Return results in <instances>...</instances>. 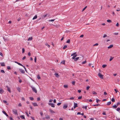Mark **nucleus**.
<instances>
[{
    "label": "nucleus",
    "mask_w": 120,
    "mask_h": 120,
    "mask_svg": "<svg viewBox=\"0 0 120 120\" xmlns=\"http://www.w3.org/2000/svg\"><path fill=\"white\" fill-rule=\"evenodd\" d=\"M117 105H118V106L119 105H120V102H118L117 103Z\"/></svg>",
    "instance_id": "obj_60"
},
{
    "label": "nucleus",
    "mask_w": 120,
    "mask_h": 120,
    "mask_svg": "<svg viewBox=\"0 0 120 120\" xmlns=\"http://www.w3.org/2000/svg\"><path fill=\"white\" fill-rule=\"evenodd\" d=\"M37 15H35L33 18V20H34L37 18Z\"/></svg>",
    "instance_id": "obj_22"
},
{
    "label": "nucleus",
    "mask_w": 120,
    "mask_h": 120,
    "mask_svg": "<svg viewBox=\"0 0 120 120\" xmlns=\"http://www.w3.org/2000/svg\"><path fill=\"white\" fill-rule=\"evenodd\" d=\"M107 22H112L111 20H109V19L107 20Z\"/></svg>",
    "instance_id": "obj_29"
},
{
    "label": "nucleus",
    "mask_w": 120,
    "mask_h": 120,
    "mask_svg": "<svg viewBox=\"0 0 120 120\" xmlns=\"http://www.w3.org/2000/svg\"><path fill=\"white\" fill-rule=\"evenodd\" d=\"M19 71L20 72L22 73H24L25 72V71L24 70L21 69H19Z\"/></svg>",
    "instance_id": "obj_6"
},
{
    "label": "nucleus",
    "mask_w": 120,
    "mask_h": 120,
    "mask_svg": "<svg viewBox=\"0 0 120 120\" xmlns=\"http://www.w3.org/2000/svg\"><path fill=\"white\" fill-rule=\"evenodd\" d=\"M17 90L19 92L20 91V88L19 87H18L17 88Z\"/></svg>",
    "instance_id": "obj_19"
},
{
    "label": "nucleus",
    "mask_w": 120,
    "mask_h": 120,
    "mask_svg": "<svg viewBox=\"0 0 120 120\" xmlns=\"http://www.w3.org/2000/svg\"><path fill=\"white\" fill-rule=\"evenodd\" d=\"M76 53V52H75V53H74L71 54V56H73L72 57V59H75V58L77 56V55L76 54H75Z\"/></svg>",
    "instance_id": "obj_1"
},
{
    "label": "nucleus",
    "mask_w": 120,
    "mask_h": 120,
    "mask_svg": "<svg viewBox=\"0 0 120 120\" xmlns=\"http://www.w3.org/2000/svg\"><path fill=\"white\" fill-rule=\"evenodd\" d=\"M55 75L56 77L57 78H58L59 77V75H58V74L56 73H55L54 74Z\"/></svg>",
    "instance_id": "obj_7"
},
{
    "label": "nucleus",
    "mask_w": 120,
    "mask_h": 120,
    "mask_svg": "<svg viewBox=\"0 0 120 120\" xmlns=\"http://www.w3.org/2000/svg\"><path fill=\"white\" fill-rule=\"evenodd\" d=\"M31 87L32 88V90H33V91L34 92H35L36 93H37V90H36V89L35 87H33L32 86H31Z\"/></svg>",
    "instance_id": "obj_2"
},
{
    "label": "nucleus",
    "mask_w": 120,
    "mask_h": 120,
    "mask_svg": "<svg viewBox=\"0 0 120 120\" xmlns=\"http://www.w3.org/2000/svg\"><path fill=\"white\" fill-rule=\"evenodd\" d=\"M36 59H37L36 57V56H35L34 58V62L35 63H36Z\"/></svg>",
    "instance_id": "obj_41"
},
{
    "label": "nucleus",
    "mask_w": 120,
    "mask_h": 120,
    "mask_svg": "<svg viewBox=\"0 0 120 120\" xmlns=\"http://www.w3.org/2000/svg\"><path fill=\"white\" fill-rule=\"evenodd\" d=\"M113 45H111L109 46L108 47V49H109L112 47H113Z\"/></svg>",
    "instance_id": "obj_13"
},
{
    "label": "nucleus",
    "mask_w": 120,
    "mask_h": 120,
    "mask_svg": "<svg viewBox=\"0 0 120 120\" xmlns=\"http://www.w3.org/2000/svg\"><path fill=\"white\" fill-rule=\"evenodd\" d=\"M70 39H68L66 43H70Z\"/></svg>",
    "instance_id": "obj_30"
},
{
    "label": "nucleus",
    "mask_w": 120,
    "mask_h": 120,
    "mask_svg": "<svg viewBox=\"0 0 120 120\" xmlns=\"http://www.w3.org/2000/svg\"><path fill=\"white\" fill-rule=\"evenodd\" d=\"M75 82V81H73L72 82V84L73 85H74Z\"/></svg>",
    "instance_id": "obj_63"
},
{
    "label": "nucleus",
    "mask_w": 120,
    "mask_h": 120,
    "mask_svg": "<svg viewBox=\"0 0 120 120\" xmlns=\"http://www.w3.org/2000/svg\"><path fill=\"white\" fill-rule=\"evenodd\" d=\"M79 57H76V58H75V59H74V60L75 61H77L79 59Z\"/></svg>",
    "instance_id": "obj_25"
},
{
    "label": "nucleus",
    "mask_w": 120,
    "mask_h": 120,
    "mask_svg": "<svg viewBox=\"0 0 120 120\" xmlns=\"http://www.w3.org/2000/svg\"><path fill=\"white\" fill-rule=\"evenodd\" d=\"M3 92V90L1 88H0V93H2Z\"/></svg>",
    "instance_id": "obj_16"
},
{
    "label": "nucleus",
    "mask_w": 120,
    "mask_h": 120,
    "mask_svg": "<svg viewBox=\"0 0 120 120\" xmlns=\"http://www.w3.org/2000/svg\"><path fill=\"white\" fill-rule=\"evenodd\" d=\"M77 104V103H74V109H75L76 107H77L78 106Z\"/></svg>",
    "instance_id": "obj_9"
},
{
    "label": "nucleus",
    "mask_w": 120,
    "mask_h": 120,
    "mask_svg": "<svg viewBox=\"0 0 120 120\" xmlns=\"http://www.w3.org/2000/svg\"><path fill=\"white\" fill-rule=\"evenodd\" d=\"M30 100H32V101L33 100H34V98L32 97H30Z\"/></svg>",
    "instance_id": "obj_42"
},
{
    "label": "nucleus",
    "mask_w": 120,
    "mask_h": 120,
    "mask_svg": "<svg viewBox=\"0 0 120 120\" xmlns=\"http://www.w3.org/2000/svg\"><path fill=\"white\" fill-rule=\"evenodd\" d=\"M26 113L28 117H29V114L27 112H26Z\"/></svg>",
    "instance_id": "obj_52"
},
{
    "label": "nucleus",
    "mask_w": 120,
    "mask_h": 120,
    "mask_svg": "<svg viewBox=\"0 0 120 120\" xmlns=\"http://www.w3.org/2000/svg\"><path fill=\"white\" fill-rule=\"evenodd\" d=\"M93 94L94 95H96L97 94V93L95 92L94 91H93L92 92Z\"/></svg>",
    "instance_id": "obj_26"
},
{
    "label": "nucleus",
    "mask_w": 120,
    "mask_h": 120,
    "mask_svg": "<svg viewBox=\"0 0 120 120\" xmlns=\"http://www.w3.org/2000/svg\"><path fill=\"white\" fill-rule=\"evenodd\" d=\"M49 105H51V106L53 108H54L55 107L54 105V104L53 103H48Z\"/></svg>",
    "instance_id": "obj_5"
},
{
    "label": "nucleus",
    "mask_w": 120,
    "mask_h": 120,
    "mask_svg": "<svg viewBox=\"0 0 120 120\" xmlns=\"http://www.w3.org/2000/svg\"><path fill=\"white\" fill-rule=\"evenodd\" d=\"M0 64L2 66H5L4 63H0Z\"/></svg>",
    "instance_id": "obj_15"
},
{
    "label": "nucleus",
    "mask_w": 120,
    "mask_h": 120,
    "mask_svg": "<svg viewBox=\"0 0 120 120\" xmlns=\"http://www.w3.org/2000/svg\"><path fill=\"white\" fill-rule=\"evenodd\" d=\"M86 60H85L84 61L82 62V64H84L86 63Z\"/></svg>",
    "instance_id": "obj_35"
},
{
    "label": "nucleus",
    "mask_w": 120,
    "mask_h": 120,
    "mask_svg": "<svg viewBox=\"0 0 120 120\" xmlns=\"http://www.w3.org/2000/svg\"><path fill=\"white\" fill-rule=\"evenodd\" d=\"M1 72L2 73H4L5 72L3 70H1Z\"/></svg>",
    "instance_id": "obj_50"
},
{
    "label": "nucleus",
    "mask_w": 120,
    "mask_h": 120,
    "mask_svg": "<svg viewBox=\"0 0 120 120\" xmlns=\"http://www.w3.org/2000/svg\"><path fill=\"white\" fill-rule=\"evenodd\" d=\"M107 66L106 65L104 64L102 65V67L103 68H105Z\"/></svg>",
    "instance_id": "obj_27"
},
{
    "label": "nucleus",
    "mask_w": 120,
    "mask_h": 120,
    "mask_svg": "<svg viewBox=\"0 0 120 120\" xmlns=\"http://www.w3.org/2000/svg\"><path fill=\"white\" fill-rule=\"evenodd\" d=\"M22 100L23 101H25V98L23 97H22Z\"/></svg>",
    "instance_id": "obj_45"
},
{
    "label": "nucleus",
    "mask_w": 120,
    "mask_h": 120,
    "mask_svg": "<svg viewBox=\"0 0 120 120\" xmlns=\"http://www.w3.org/2000/svg\"><path fill=\"white\" fill-rule=\"evenodd\" d=\"M64 88H67L68 87V86L67 85H64Z\"/></svg>",
    "instance_id": "obj_23"
},
{
    "label": "nucleus",
    "mask_w": 120,
    "mask_h": 120,
    "mask_svg": "<svg viewBox=\"0 0 120 120\" xmlns=\"http://www.w3.org/2000/svg\"><path fill=\"white\" fill-rule=\"evenodd\" d=\"M45 45L46 46H48L49 48L50 47V46L48 44L46 43Z\"/></svg>",
    "instance_id": "obj_32"
},
{
    "label": "nucleus",
    "mask_w": 120,
    "mask_h": 120,
    "mask_svg": "<svg viewBox=\"0 0 120 120\" xmlns=\"http://www.w3.org/2000/svg\"><path fill=\"white\" fill-rule=\"evenodd\" d=\"M111 102L110 101L109 102H107V105H109L111 104Z\"/></svg>",
    "instance_id": "obj_21"
},
{
    "label": "nucleus",
    "mask_w": 120,
    "mask_h": 120,
    "mask_svg": "<svg viewBox=\"0 0 120 120\" xmlns=\"http://www.w3.org/2000/svg\"><path fill=\"white\" fill-rule=\"evenodd\" d=\"M114 90L116 93H117V92L119 93V92L118 90H117L116 89H115Z\"/></svg>",
    "instance_id": "obj_38"
},
{
    "label": "nucleus",
    "mask_w": 120,
    "mask_h": 120,
    "mask_svg": "<svg viewBox=\"0 0 120 120\" xmlns=\"http://www.w3.org/2000/svg\"><path fill=\"white\" fill-rule=\"evenodd\" d=\"M61 104V103H57V105L58 106H59Z\"/></svg>",
    "instance_id": "obj_57"
},
{
    "label": "nucleus",
    "mask_w": 120,
    "mask_h": 120,
    "mask_svg": "<svg viewBox=\"0 0 120 120\" xmlns=\"http://www.w3.org/2000/svg\"><path fill=\"white\" fill-rule=\"evenodd\" d=\"M117 106L118 105H115L112 106V107L113 108H116L117 107Z\"/></svg>",
    "instance_id": "obj_20"
},
{
    "label": "nucleus",
    "mask_w": 120,
    "mask_h": 120,
    "mask_svg": "<svg viewBox=\"0 0 120 120\" xmlns=\"http://www.w3.org/2000/svg\"><path fill=\"white\" fill-rule=\"evenodd\" d=\"M40 113L41 116H42L43 115V113L42 112H40Z\"/></svg>",
    "instance_id": "obj_54"
},
{
    "label": "nucleus",
    "mask_w": 120,
    "mask_h": 120,
    "mask_svg": "<svg viewBox=\"0 0 120 120\" xmlns=\"http://www.w3.org/2000/svg\"><path fill=\"white\" fill-rule=\"evenodd\" d=\"M87 8V6H86L82 10V11H84Z\"/></svg>",
    "instance_id": "obj_49"
},
{
    "label": "nucleus",
    "mask_w": 120,
    "mask_h": 120,
    "mask_svg": "<svg viewBox=\"0 0 120 120\" xmlns=\"http://www.w3.org/2000/svg\"><path fill=\"white\" fill-rule=\"evenodd\" d=\"M90 88V86H87L86 87V90H88Z\"/></svg>",
    "instance_id": "obj_34"
},
{
    "label": "nucleus",
    "mask_w": 120,
    "mask_h": 120,
    "mask_svg": "<svg viewBox=\"0 0 120 120\" xmlns=\"http://www.w3.org/2000/svg\"><path fill=\"white\" fill-rule=\"evenodd\" d=\"M61 63H62L63 64H64L65 63V61H62Z\"/></svg>",
    "instance_id": "obj_51"
},
{
    "label": "nucleus",
    "mask_w": 120,
    "mask_h": 120,
    "mask_svg": "<svg viewBox=\"0 0 120 120\" xmlns=\"http://www.w3.org/2000/svg\"><path fill=\"white\" fill-rule=\"evenodd\" d=\"M7 90H8L10 93H11V91L10 90V88L8 86H7Z\"/></svg>",
    "instance_id": "obj_11"
},
{
    "label": "nucleus",
    "mask_w": 120,
    "mask_h": 120,
    "mask_svg": "<svg viewBox=\"0 0 120 120\" xmlns=\"http://www.w3.org/2000/svg\"><path fill=\"white\" fill-rule=\"evenodd\" d=\"M100 101V100L98 99H96V102L97 103H98V102L99 101Z\"/></svg>",
    "instance_id": "obj_43"
},
{
    "label": "nucleus",
    "mask_w": 120,
    "mask_h": 120,
    "mask_svg": "<svg viewBox=\"0 0 120 120\" xmlns=\"http://www.w3.org/2000/svg\"><path fill=\"white\" fill-rule=\"evenodd\" d=\"M25 52V49L24 48H22V53H23Z\"/></svg>",
    "instance_id": "obj_47"
},
{
    "label": "nucleus",
    "mask_w": 120,
    "mask_h": 120,
    "mask_svg": "<svg viewBox=\"0 0 120 120\" xmlns=\"http://www.w3.org/2000/svg\"><path fill=\"white\" fill-rule=\"evenodd\" d=\"M37 77L38 79H41V77L39 75H37Z\"/></svg>",
    "instance_id": "obj_33"
},
{
    "label": "nucleus",
    "mask_w": 120,
    "mask_h": 120,
    "mask_svg": "<svg viewBox=\"0 0 120 120\" xmlns=\"http://www.w3.org/2000/svg\"><path fill=\"white\" fill-rule=\"evenodd\" d=\"M7 68L8 70H10L11 69V68L9 66H8L7 67Z\"/></svg>",
    "instance_id": "obj_28"
},
{
    "label": "nucleus",
    "mask_w": 120,
    "mask_h": 120,
    "mask_svg": "<svg viewBox=\"0 0 120 120\" xmlns=\"http://www.w3.org/2000/svg\"><path fill=\"white\" fill-rule=\"evenodd\" d=\"M75 98L74 97H72L70 98L69 99H70L71 100H73Z\"/></svg>",
    "instance_id": "obj_24"
},
{
    "label": "nucleus",
    "mask_w": 120,
    "mask_h": 120,
    "mask_svg": "<svg viewBox=\"0 0 120 120\" xmlns=\"http://www.w3.org/2000/svg\"><path fill=\"white\" fill-rule=\"evenodd\" d=\"M116 26H119V24L118 23H117L116 25Z\"/></svg>",
    "instance_id": "obj_62"
},
{
    "label": "nucleus",
    "mask_w": 120,
    "mask_h": 120,
    "mask_svg": "<svg viewBox=\"0 0 120 120\" xmlns=\"http://www.w3.org/2000/svg\"><path fill=\"white\" fill-rule=\"evenodd\" d=\"M55 20V19H53L50 20H49L48 21L49 22H52L54 21Z\"/></svg>",
    "instance_id": "obj_31"
},
{
    "label": "nucleus",
    "mask_w": 120,
    "mask_h": 120,
    "mask_svg": "<svg viewBox=\"0 0 120 120\" xmlns=\"http://www.w3.org/2000/svg\"><path fill=\"white\" fill-rule=\"evenodd\" d=\"M82 98V96H80L78 98V99H81Z\"/></svg>",
    "instance_id": "obj_59"
},
{
    "label": "nucleus",
    "mask_w": 120,
    "mask_h": 120,
    "mask_svg": "<svg viewBox=\"0 0 120 120\" xmlns=\"http://www.w3.org/2000/svg\"><path fill=\"white\" fill-rule=\"evenodd\" d=\"M18 64H19V65H20L21 66H23V65L22 64H21L20 63H18Z\"/></svg>",
    "instance_id": "obj_56"
},
{
    "label": "nucleus",
    "mask_w": 120,
    "mask_h": 120,
    "mask_svg": "<svg viewBox=\"0 0 120 120\" xmlns=\"http://www.w3.org/2000/svg\"><path fill=\"white\" fill-rule=\"evenodd\" d=\"M111 101L112 102H114L115 101V99L113 98H112L111 100Z\"/></svg>",
    "instance_id": "obj_36"
},
{
    "label": "nucleus",
    "mask_w": 120,
    "mask_h": 120,
    "mask_svg": "<svg viewBox=\"0 0 120 120\" xmlns=\"http://www.w3.org/2000/svg\"><path fill=\"white\" fill-rule=\"evenodd\" d=\"M45 118L47 119H49L50 118V117L49 115H47L46 116Z\"/></svg>",
    "instance_id": "obj_18"
},
{
    "label": "nucleus",
    "mask_w": 120,
    "mask_h": 120,
    "mask_svg": "<svg viewBox=\"0 0 120 120\" xmlns=\"http://www.w3.org/2000/svg\"><path fill=\"white\" fill-rule=\"evenodd\" d=\"M40 99L39 98H37V101H38L40 100Z\"/></svg>",
    "instance_id": "obj_61"
},
{
    "label": "nucleus",
    "mask_w": 120,
    "mask_h": 120,
    "mask_svg": "<svg viewBox=\"0 0 120 120\" xmlns=\"http://www.w3.org/2000/svg\"><path fill=\"white\" fill-rule=\"evenodd\" d=\"M113 57H111V58H110V59L109 60V61H111L113 59Z\"/></svg>",
    "instance_id": "obj_46"
},
{
    "label": "nucleus",
    "mask_w": 120,
    "mask_h": 120,
    "mask_svg": "<svg viewBox=\"0 0 120 120\" xmlns=\"http://www.w3.org/2000/svg\"><path fill=\"white\" fill-rule=\"evenodd\" d=\"M98 76L101 79H103V75L101 73H99L98 74Z\"/></svg>",
    "instance_id": "obj_4"
},
{
    "label": "nucleus",
    "mask_w": 120,
    "mask_h": 120,
    "mask_svg": "<svg viewBox=\"0 0 120 120\" xmlns=\"http://www.w3.org/2000/svg\"><path fill=\"white\" fill-rule=\"evenodd\" d=\"M12 111L14 114L17 115L18 114L16 110L15 109H13L12 110Z\"/></svg>",
    "instance_id": "obj_3"
},
{
    "label": "nucleus",
    "mask_w": 120,
    "mask_h": 120,
    "mask_svg": "<svg viewBox=\"0 0 120 120\" xmlns=\"http://www.w3.org/2000/svg\"><path fill=\"white\" fill-rule=\"evenodd\" d=\"M32 104L34 106H38V105L37 104L35 103H32Z\"/></svg>",
    "instance_id": "obj_10"
},
{
    "label": "nucleus",
    "mask_w": 120,
    "mask_h": 120,
    "mask_svg": "<svg viewBox=\"0 0 120 120\" xmlns=\"http://www.w3.org/2000/svg\"><path fill=\"white\" fill-rule=\"evenodd\" d=\"M67 46H66V45H65L63 47V49H66V48H67Z\"/></svg>",
    "instance_id": "obj_40"
},
{
    "label": "nucleus",
    "mask_w": 120,
    "mask_h": 120,
    "mask_svg": "<svg viewBox=\"0 0 120 120\" xmlns=\"http://www.w3.org/2000/svg\"><path fill=\"white\" fill-rule=\"evenodd\" d=\"M117 111H119L120 110V108H118L117 109Z\"/></svg>",
    "instance_id": "obj_44"
},
{
    "label": "nucleus",
    "mask_w": 120,
    "mask_h": 120,
    "mask_svg": "<svg viewBox=\"0 0 120 120\" xmlns=\"http://www.w3.org/2000/svg\"><path fill=\"white\" fill-rule=\"evenodd\" d=\"M2 112L5 115L6 113V112L5 111H2Z\"/></svg>",
    "instance_id": "obj_55"
},
{
    "label": "nucleus",
    "mask_w": 120,
    "mask_h": 120,
    "mask_svg": "<svg viewBox=\"0 0 120 120\" xmlns=\"http://www.w3.org/2000/svg\"><path fill=\"white\" fill-rule=\"evenodd\" d=\"M98 43H97L94 44L93 45V46H98Z\"/></svg>",
    "instance_id": "obj_39"
},
{
    "label": "nucleus",
    "mask_w": 120,
    "mask_h": 120,
    "mask_svg": "<svg viewBox=\"0 0 120 120\" xmlns=\"http://www.w3.org/2000/svg\"><path fill=\"white\" fill-rule=\"evenodd\" d=\"M107 36V35L106 34H104V36H103V38H105V37Z\"/></svg>",
    "instance_id": "obj_58"
},
{
    "label": "nucleus",
    "mask_w": 120,
    "mask_h": 120,
    "mask_svg": "<svg viewBox=\"0 0 120 120\" xmlns=\"http://www.w3.org/2000/svg\"><path fill=\"white\" fill-rule=\"evenodd\" d=\"M49 111L51 113H55V112L53 111L52 109H49Z\"/></svg>",
    "instance_id": "obj_8"
},
{
    "label": "nucleus",
    "mask_w": 120,
    "mask_h": 120,
    "mask_svg": "<svg viewBox=\"0 0 120 120\" xmlns=\"http://www.w3.org/2000/svg\"><path fill=\"white\" fill-rule=\"evenodd\" d=\"M22 106V105L21 103H19L18 104V106L21 107Z\"/></svg>",
    "instance_id": "obj_48"
},
{
    "label": "nucleus",
    "mask_w": 120,
    "mask_h": 120,
    "mask_svg": "<svg viewBox=\"0 0 120 120\" xmlns=\"http://www.w3.org/2000/svg\"><path fill=\"white\" fill-rule=\"evenodd\" d=\"M20 117L22 119H25V116L24 115H22L20 116Z\"/></svg>",
    "instance_id": "obj_12"
},
{
    "label": "nucleus",
    "mask_w": 120,
    "mask_h": 120,
    "mask_svg": "<svg viewBox=\"0 0 120 120\" xmlns=\"http://www.w3.org/2000/svg\"><path fill=\"white\" fill-rule=\"evenodd\" d=\"M3 102L4 103H7V101H5V100H4L3 101Z\"/></svg>",
    "instance_id": "obj_64"
},
{
    "label": "nucleus",
    "mask_w": 120,
    "mask_h": 120,
    "mask_svg": "<svg viewBox=\"0 0 120 120\" xmlns=\"http://www.w3.org/2000/svg\"><path fill=\"white\" fill-rule=\"evenodd\" d=\"M32 37H29V38L28 39V41H30L32 40Z\"/></svg>",
    "instance_id": "obj_17"
},
{
    "label": "nucleus",
    "mask_w": 120,
    "mask_h": 120,
    "mask_svg": "<svg viewBox=\"0 0 120 120\" xmlns=\"http://www.w3.org/2000/svg\"><path fill=\"white\" fill-rule=\"evenodd\" d=\"M68 107V106L66 105H64L63 108L64 109H65L67 108Z\"/></svg>",
    "instance_id": "obj_14"
},
{
    "label": "nucleus",
    "mask_w": 120,
    "mask_h": 120,
    "mask_svg": "<svg viewBox=\"0 0 120 120\" xmlns=\"http://www.w3.org/2000/svg\"><path fill=\"white\" fill-rule=\"evenodd\" d=\"M82 108H84L85 109H87V106H83Z\"/></svg>",
    "instance_id": "obj_37"
},
{
    "label": "nucleus",
    "mask_w": 120,
    "mask_h": 120,
    "mask_svg": "<svg viewBox=\"0 0 120 120\" xmlns=\"http://www.w3.org/2000/svg\"><path fill=\"white\" fill-rule=\"evenodd\" d=\"M100 105L99 104H96V105H94V106H100Z\"/></svg>",
    "instance_id": "obj_53"
}]
</instances>
